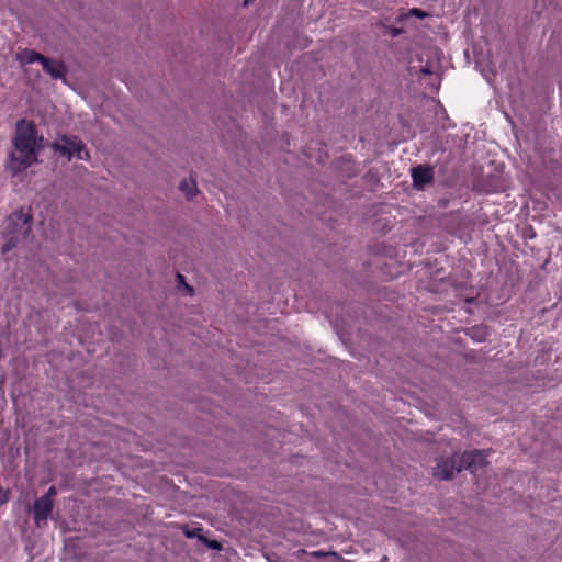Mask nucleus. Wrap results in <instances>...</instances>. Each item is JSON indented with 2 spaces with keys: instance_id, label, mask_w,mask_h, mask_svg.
<instances>
[{
  "instance_id": "20e7f679",
  "label": "nucleus",
  "mask_w": 562,
  "mask_h": 562,
  "mask_svg": "<svg viewBox=\"0 0 562 562\" xmlns=\"http://www.w3.org/2000/svg\"><path fill=\"white\" fill-rule=\"evenodd\" d=\"M485 451H469L459 454V459L462 460V470L468 469L473 474H476L480 470L484 469L487 464Z\"/></svg>"
},
{
  "instance_id": "6e6552de",
  "label": "nucleus",
  "mask_w": 562,
  "mask_h": 562,
  "mask_svg": "<svg viewBox=\"0 0 562 562\" xmlns=\"http://www.w3.org/2000/svg\"><path fill=\"white\" fill-rule=\"evenodd\" d=\"M43 69L50 75L54 79H64L66 76L65 65L57 59H49L44 57L42 60Z\"/></svg>"
},
{
  "instance_id": "9b49d317",
  "label": "nucleus",
  "mask_w": 562,
  "mask_h": 562,
  "mask_svg": "<svg viewBox=\"0 0 562 562\" xmlns=\"http://www.w3.org/2000/svg\"><path fill=\"white\" fill-rule=\"evenodd\" d=\"M408 15H412V16H415L418 19H423V18L427 16L428 14H427V12L415 8V9L409 10Z\"/></svg>"
},
{
  "instance_id": "f03ea898",
  "label": "nucleus",
  "mask_w": 562,
  "mask_h": 562,
  "mask_svg": "<svg viewBox=\"0 0 562 562\" xmlns=\"http://www.w3.org/2000/svg\"><path fill=\"white\" fill-rule=\"evenodd\" d=\"M32 216L23 210L14 211L7 220V243L3 252L9 251L19 243L26 239L31 233Z\"/></svg>"
},
{
  "instance_id": "9d476101",
  "label": "nucleus",
  "mask_w": 562,
  "mask_h": 562,
  "mask_svg": "<svg viewBox=\"0 0 562 562\" xmlns=\"http://www.w3.org/2000/svg\"><path fill=\"white\" fill-rule=\"evenodd\" d=\"M179 189L188 198L193 199L198 193V187L193 179H184L180 182Z\"/></svg>"
},
{
  "instance_id": "dca6fc26",
  "label": "nucleus",
  "mask_w": 562,
  "mask_h": 562,
  "mask_svg": "<svg viewBox=\"0 0 562 562\" xmlns=\"http://www.w3.org/2000/svg\"><path fill=\"white\" fill-rule=\"evenodd\" d=\"M422 71H423L424 74H430V70H429V69H427V68H424Z\"/></svg>"
},
{
  "instance_id": "4468645a",
  "label": "nucleus",
  "mask_w": 562,
  "mask_h": 562,
  "mask_svg": "<svg viewBox=\"0 0 562 562\" xmlns=\"http://www.w3.org/2000/svg\"><path fill=\"white\" fill-rule=\"evenodd\" d=\"M56 495V488L54 486L49 487L47 493L42 497H48L49 501H53V497Z\"/></svg>"
},
{
  "instance_id": "39448f33",
  "label": "nucleus",
  "mask_w": 562,
  "mask_h": 562,
  "mask_svg": "<svg viewBox=\"0 0 562 562\" xmlns=\"http://www.w3.org/2000/svg\"><path fill=\"white\" fill-rule=\"evenodd\" d=\"M462 460L459 454H454L451 459H440L435 468L434 474L437 477L449 480L453 473L462 471Z\"/></svg>"
},
{
  "instance_id": "7ed1b4c3",
  "label": "nucleus",
  "mask_w": 562,
  "mask_h": 562,
  "mask_svg": "<svg viewBox=\"0 0 562 562\" xmlns=\"http://www.w3.org/2000/svg\"><path fill=\"white\" fill-rule=\"evenodd\" d=\"M52 149L55 154L66 157L68 160H71L72 158L88 160L90 157L86 149V145L77 136L63 135L58 137L52 144Z\"/></svg>"
},
{
  "instance_id": "f257e3e1",
  "label": "nucleus",
  "mask_w": 562,
  "mask_h": 562,
  "mask_svg": "<svg viewBox=\"0 0 562 562\" xmlns=\"http://www.w3.org/2000/svg\"><path fill=\"white\" fill-rule=\"evenodd\" d=\"M14 149L10 154L12 169L14 172L30 167L36 161L38 153L43 147V137H38L33 123L25 120L16 124Z\"/></svg>"
},
{
  "instance_id": "2eb2a0df",
  "label": "nucleus",
  "mask_w": 562,
  "mask_h": 562,
  "mask_svg": "<svg viewBox=\"0 0 562 562\" xmlns=\"http://www.w3.org/2000/svg\"><path fill=\"white\" fill-rule=\"evenodd\" d=\"M400 33H401V30H398V29L394 27V29L391 30V35L392 36H397Z\"/></svg>"
},
{
  "instance_id": "1a4fd4ad",
  "label": "nucleus",
  "mask_w": 562,
  "mask_h": 562,
  "mask_svg": "<svg viewBox=\"0 0 562 562\" xmlns=\"http://www.w3.org/2000/svg\"><path fill=\"white\" fill-rule=\"evenodd\" d=\"M43 58V55L32 49H24L16 55V59L20 61L21 65L33 64L35 61L42 63Z\"/></svg>"
},
{
  "instance_id": "423d86ee",
  "label": "nucleus",
  "mask_w": 562,
  "mask_h": 562,
  "mask_svg": "<svg viewBox=\"0 0 562 562\" xmlns=\"http://www.w3.org/2000/svg\"><path fill=\"white\" fill-rule=\"evenodd\" d=\"M53 505V501H49L48 497H41L34 503L33 514L37 527L46 525L52 514Z\"/></svg>"
},
{
  "instance_id": "0eeeda50",
  "label": "nucleus",
  "mask_w": 562,
  "mask_h": 562,
  "mask_svg": "<svg viewBox=\"0 0 562 562\" xmlns=\"http://www.w3.org/2000/svg\"><path fill=\"white\" fill-rule=\"evenodd\" d=\"M414 186L418 189L424 188L434 179V170L428 166H418L412 169Z\"/></svg>"
},
{
  "instance_id": "ddd939ff",
  "label": "nucleus",
  "mask_w": 562,
  "mask_h": 562,
  "mask_svg": "<svg viewBox=\"0 0 562 562\" xmlns=\"http://www.w3.org/2000/svg\"><path fill=\"white\" fill-rule=\"evenodd\" d=\"M10 492L0 487V505L5 504L9 501Z\"/></svg>"
},
{
  "instance_id": "f8f14e48",
  "label": "nucleus",
  "mask_w": 562,
  "mask_h": 562,
  "mask_svg": "<svg viewBox=\"0 0 562 562\" xmlns=\"http://www.w3.org/2000/svg\"><path fill=\"white\" fill-rule=\"evenodd\" d=\"M177 279H178V281H179V284H183V286H184L186 291H187L189 294H192L193 289H192L190 285H188V284L186 283V281H184V277H183L182 274L178 273Z\"/></svg>"
}]
</instances>
